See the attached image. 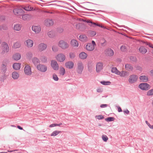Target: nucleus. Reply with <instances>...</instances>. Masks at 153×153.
Wrapping results in <instances>:
<instances>
[{"label":"nucleus","instance_id":"obj_1","mask_svg":"<svg viewBox=\"0 0 153 153\" xmlns=\"http://www.w3.org/2000/svg\"><path fill=\"white\" fill-rule=\"evenodd\" d=\"M1 54H4L8 53L10 50V48L8 44L5 42H3L1 45Z\"/></svg>","mask_w":153,"mask_h":153},{"label":"nucleus","instance_id":"obj_2","mask_svg":"<svg viewBox=\"0 0 153 153\" xmlns=\"http://www.w3.org/2000/svg\"><path fill=\"white\" fill-rule=\"evenodd\" d=\"M58 45L62 50L67 49L69 47V44L67 42L64 40H59L58 42Z\"/></svg>","mask_w":153,"mask_h":153},{"label":"nucleus","instance_id":"obj_3","mask_svg":"<svg viewBox=\"0 0 153 153\" xmlns=\"http://www.w3.org/2000/svg\"><path fill=\"white\" fill-rule=\"evenodd\" d=\"M56 59L58 62H63L66 59V56L65 54L62 53H59L57 54L55 56Z\"/></svg>","mask_w":153,"mask_h":153},{"label":"nucleus","instance_id":"obj_4","mask_svg":"<svg viewBox=\"0 0 153 153\" xmlns=\"http://www.w3.org/2000/svg\"><path fill=\"white\" fill-rule=\"evenodd\" d=\"M37 70L41 72H45L48 70L47 66L44 64H39L36 67Z\"/></svg>","mask_w":153,"mask_h":153},{"label":"nucleus","instance_id":"obj_5","mask_svg":"<svg viewBox=\"0 0 153 153\" xmlns=\"http://www.w3.org/2000/svg\"><path fill=\"white\" fill-rule=\"evenodd\" d=\"M84 68L83 64L82 62H78L77 63L76 68L77 73L79 74H82Z\"/></svg>","mask_w":153,"mask_h":153},{"label":"nucleus","instance_id":"obj_6","mask_svg":"<svg viewBox=\"0 0 153 153\" xmlns=\"http://www.w3.org/2000/svg\"><path fill=\"white\" fill-rule=\"evenodd\" d=\"M96 45L94 41H92V43H88L85 46L86 50L89 51H92L94 50Z\"/></svg>","mask_w":153,"mask_h":153},{"label":"nucleus","instance_id":"obj_7","mask_svg":"<svg viewBox=\"0 0 153 153\" xmlns=\"http://www.w3.org/2000/svg\"><path fill=\"white\" fill-rule=\"evenodd\" d=\"M51 66L54 71H58L59 68V64L57 62L54 60H52L51 61Z\"/></svg>","mask_w":153,"mask_h":153},{"label":"nucleus","instance_id":"obj_8","mask_svg":"<svg viewBox=\"0 0 153 153\" xmlns=\"http://www.w3.org/2000/svg\"><path fill=\"white\" fill-rule=\"evenodd\" d=\"M47 46L46 44L41 43L38 45L37 49L39 51L42 52L45 50L47 49Z\"/></svg>","mask_w":153,"mask_h":153},{"label":"nucleus","instance_id":"obj_9","mask_svg":"<svg viewBox=\"0 0 153 153\" xmlns=\"http://www.w3.org/2000/svg\"><path fill=\"white\" fill-rule=\"evenodd\" d=\"M24 71L25 73L27 75H31L32 74V71L31 67L30 66L27 64L25 65L24 69Z\"/></svg>","mask_w":153,"mask_h":153},{"label":"nucleus","instance_id":"obj_10","mask_svg":"<svg viewBox=\"0 0 153 153\" xmlns=\"http://www.w3.org/2000/svg\"><path fill=\"white\" fill-rule=\"evenodd\" d=\"M138 79V76L134 74L130 76L128 79V82L130 83H134L136 82Z\"/></svg>","mask_w":153,"mask_h":153},{"label":"nucleus","instance_id":"obj_11","mask_svg":"<svg viewBox=\"0 0 153 153\" xmlns=\"http://www.w3.org/2000/svg\"><path fill=\"white\" fill-rule=\"evenodd\" d=\"M32 30L36 34H38L41 31V27L39 25H33L32 27Z\"/></svg>","mask_w":153,"mask_h":153},{"label":"nucleus","instance_id":"obj_12","mask_svg":"<svg viewBox=\"0 0 153 153\" xmlns=\"http://www.w3.org/2000/svg\"><path fill=\"white\" fill-rule=\"evenodd\" d=\"M139 87L143 90H147L150 88L149 85L146 83H141L139 85Z\"/></svg>","mask_w":153,"mask_h":153},{"label":"nucleus","instance_id":"obj_13","mask_svg":"<svg viewBox=\"0 0 153 153\" xmlns=\"http://www.w3.org/2000/svg\"><path fill=\"white\" fill-rule=\"evenodd\" d=\"M14 13L16 15H20L24 12L22 8L20 7H17L13 10Z\"/></svg>","mask_w":153,"mask_h":153},{"label":"nucleus","instance_id":"obj_14","mask_svg":"<svg viewBox=\"0 0 153 153\" xmlns=\"http://www.w3.org/2000/svg\"><path fill=\"white\" fill-rule=\"evenodd\" d=\"M53 24V21L51 19H47L44 21V25L48 27L52 26Z\"/></svg>","mask_w":153,"mask_h":153},{"label":"nucleus","instance_id":"obj_15","mask_svg":"<svg viewBox=\"0 0 153 153\" xmlns=\"http://www.w3.org/2000/svg\"><path fill=\"white\" fill-rule=\"evenodd\" d=\"M25 43L27 47L30 48L33 46V40L28 39L25 41Z\"/></svg>","mask_w":153,"mask_h":153},{"label":"nucleus","instance_id":"obj_16","mask_svg":"<svg viewBox=\"0 0 153 153\" xmlns=\"http://www.w3.org/2000/svg\"><path fill=\"white\" fill-rule=\"evenodd\" d=\"M103 64L101 62L97 63L96 65V71L97 73L100 72L103 68Z\"/></svg>","mask_w":153,"mask_h":153},{"label":"nucleus","instance_id":"obj_17","mask_svg":"<svg viewBox=\"0 0 153 153\" xmlns=\"http://www.w3.org/2000/svg\"><path fill=\"white\" fill-rule=\"evenodd\" d=\"M22 28V25L17 23L13 25V29L14 30L16 31H19L21 30Z\"/></svg>","mask_w":153,"mask_h":153},{"label":"nucleus","instance_id":"obj_18","mask_svg":"<svg viewBox=\"0 0 153 153\" xmlns=\"http://www.w3.org/2000/svg\"><path fill=\"white\" fill-rule=\"evenodd\" d=\"M74 63L72 61H69L66 62L65 63V67L68 68L72 69L74 68Z\"/></svg>","mask_w":153,"mask_h":153},{"label":"nucleus","instance_id":"obj_19","mask_svg":"<svg viewBox=\"0 0 153 153\" xmlns=\"http://www.w3.org/2000/svg\"><path fill=\"white\" fill-rule=\"evenodd\" d=\"M129 75V72L126 71H122L120 72V74H119L120 76L123 77H127Z\"/></svg>","mask_w":153,"mask_h":153},{"label":"nucleus","instance_id":"obj_20","mask_svg":"<svg viewBox=\"0 0 153 153\" xmlns=\"http://www.w3.org/2000/svg\"><path fill=\"white\" fill-rule=\"evenodd\" d=\"M70 44L72 46L75 47H77L79 45L78 42L76 40L74 39L71 40Z\"/></svg>","mask_w":153,"mask_h":153},{"label":"nucleus","instance_id":"obj_21","mask_svg":"<svg viewBox=\"0 0 153 153\" xmlns=\"http://www.w3.org/2000/svg\"><path fill=\"white\" fill-rule=\"evenodd\" d=\"M21 57L20 54L19 53H16L14 54L13 56V60L17 61L19 60Z\"/></svg>","mask_w":153,"mask_h":153},{"label":"nucleus","instance_id":"obj_22","mask_svg":"<svg viewBox=\"0 0 153 153\" xmlns=\"http://www.w3.org/2000/svg\"><path fill=\"white\" fill-rule=\"evenodd\" d=\"M21 64L19 63H15L13 65V67L15 70H18L21 68Z\"/></svg>","mask_w":153,"mask_h":153},{"label":"nucleus","instance_id":"obj_23","mask_svg":"<svg viewBox=\"0 0 153 153\" xmlns=\"http://www.w3.org/2000/svg\"><path fill=\"white\" fill-rule=\"evenodd\" d=\"M105 53L109 56H112L114 55L113 51L110 48L107 49L105 51Z\"/></svg>","mask_w":153,"mask_h":153},{"label":"nucleus","instance_id":"obj_24","mask_svg":"<svg viewBox=\"0 0 153 153\" xmlns=\"http://www.w3.org/2000/svg\"><path fill=\"white\" fill-rule=\"evenodd\" d=\"M32 61L34 65H38V64H40V61L38 58L34 57L32 58Z\"/></svg>","mask_w":153,"mask_h":153},{"label":"nucleus","instance_id":"obj_25","mask_svg":"<svg viewBox=\"0 0 153 153\" xmlns=\"http://www.w3.org/2000/svg\"><path fill=\"white\" fill-rule=\"evenodd\" d=\"M79 40L82 42H85L88 40V37L85 35H81L79 37Z\"/></svg>","mask_w":153,"mask_h":153},{"label":"nucleus","instance_id":"obj_26","mask_svg":"<svg viewBox=\"0 0 153 153\" xmlns=\"http://www.w3.org/2000/svg\"><path fill=\"white\" fill-rule=\"evenodd\" d=\"M138 50L139 52L142 54H145L147 51V49L143 46H140Z\"/></svg>","mask_w":153,"mask_h":153},{"label":"nucleus","instance_id":"obj_27","mask_svg":"<svg viewBox=\"0 0 153 153\" xmlns=\"http://www.w3.org/2000/svg\"><path fill=\"white\" fill-rule=\"evenodd\" d=\"M39 60L42 63H46L47 62V58L45 55L41 56L40 57Z\"/></svg>","mask_w":153,"mask_h":153},{"label":"nucleus","instance_id":"obj_28","mask_svg":"<svg viewBox=\"0 0 153 153\" xmlns=\"http://www.w3.org/2000/svg\"><path fill=\"white\" fill-rule=\"evenodd\" d=\"M139 79L142 82H146L148 81V76L146 75H143L140 76Z\"/></svg>","mask_w":153,"mask_h":153},{"label":"nucleus","instance_id":"obj_29","mask_svg":"<svg viewBox=\"0 0 153 153\" xmlns=\"http://www.w3.org/2000/svg\"><path fill=\"white\" fill-rule=\"evenodd\" d=\"M31 16L30 15L25 14L22 16V19L24 20H28L31 19Z\"/></svg>","mask_w":153,"mask_h":153},{"label":"nucleus","instance_id":"obj_30","mask_svg":"<svg viewBox=\"0 0 153 153\" xmlns=\"http://www.w3.org/2000/svg\"><path fill=\"white\" fill-rule=\"evenodd\" d=\"M125 68L126 69L129 71H132L133 69V66L130 64H126L125 65Z\"/></svg>","mask_w":153,"mask_h":153},{"label":"nucleus","instance_id":"obj_31","mask_svg":"<svg viewBox=\"0 0 153 153\" xmlns=\"http://www.w3.org/2000/svg\"><path fill=\"white\" fill-rule=\"evenodd\" d=\"M25 10L27 11H30L33 10V8L30 5L28 4L26 5L25 6H23L22 7Z\"/></svg>","mask_w":153,"mask_h":153},{"label":"nucleus","instance_id":"obj_32","mask_svg":"<svg viewBox=\"0 0 153 153\" xmlns=\"http://www.w3.org/2000/svg\"><path fill=\"white\" fill-rule=\"evenodd\" d=\"M87 56L88 55L87 54L84 52L81 53L79 55V57L82 59H86Z\"/></svg>","mask_w":153,"mask_h":153},{"label":"nucleus","instance_id":"obj_33","mask_svg":"<svg viewBox=\"0 0 153 153\" xmlns=\"http://www.w3.org/2000/svg\"><path fill=\"white\" fill-rule=\"evenodd\" d=\"M12 77L14 79H16L19 77V74L16 71H14L12 74Z\"/></svg>","mask_w":153,"mask_h":153},{"label":"nucleus","instance_id":"obj_34","mask_svg":"<svg viewBox=\"0 0 153 153\" xmlns=\"http://www.w3.org/2000/svg\"><path fill=\"white\" fill-rule=\"evenodd\" d=\"M47 34L48 37L51 38H53L55 36L54 31L53 30H51L48 31Z\"/></svg>","mask_w":153,"mask_h":153},{"label":"nucleus","instance_id":"obj_35","mask_svg":"<svg viewBox=\"0 0 153 153\" xmlns=\"http://www.w3.org/2000/svg\"><path fill=\"white\" fill-rule=\"evenodd\" d=\"M59 73L60 75L62 76L64 75L65 73V68L62 67H60L59 68Z\"/></svg>","mask_w":153,"mask_h":153},{"label":"nucleus","instance_id":"obj_36","mask_svg":"<svg viewBox=\"0 0 153 153\" xmlns=\"http://www.w3.org/2000/svg\"><path fill=\"white\" fill-rule=\"evenodd\" d=\"M111 71L112 72L114 73L117 75H119V74H120V72L115 67L112 68L111 69Z\"/></svg>","mask_w":153,"mask_h":153},{"label":"nucleus","instance_id":"obj_37","mask_svg":"<svg viewBox=\"0 0 153 153\" xmlns=\"http://www.w3.org/2000/svg\"><path fill=\"white\" fill-rule=\"evenodd\" d=\"M61 131L58 130H55L53 131L51 134V136L55 137L60 133Z\"/></svg>","mask_w":153,"mask_h":153},{"label":"nucleus","instance_id":"obj_38","mask_svg":"<svg viewBox=\"0 0 153 153\" xmlns=\"http://www.w3.org/2000/svg\"><path fill=\"white\" fill-rule=\"evenodd\" d=\"M21 46V43L18 42H15L13 45V48H20Z\"/></svg>","mask_w":153,"mask_h":153},{"label":"nucleus","instance_id":"obj_39","mask_svg":"<svg viewBox=\"0 0 153 153\" xmlns=\"http://www.w3.org/2000/svg\"><path fill=\"white\" fill-rule=\"evenodd\" d=\"M90 23L91 24V25H90L91 26L93 27H95L96 26L100 27H101L103 28L104 26L100 25L98 24H97L96 23L93 22H90Z\"/></svg>","mask_w":153,"mask_h":153},{"label":"nucleus","instance_id":"obj_40","mask_svg":"<svg viewBox=\"0 0 153 153\" xmlns=\"http://www.w3.org/2000/svg\"><path fill=\"white\" fill-rule=\"evenodd\" d=\"M52 49L53 51L55 52L58 51L59 49L58 46L56 45H53L52 47Z\"/></svg>","mask_w":153,"mask_h":153},{"label":"nucleus","instance_id":"obj_41","mask_svg":"<svg viewBox=\"0 0 153 153\" xmlns=\"http://www.w3.org/2000/svg\"><path fill=\"white\" fill-rule=\"evenodd\" d=\"M2 71L5 73L7 70V65L6 64H3L1 67Z\"/></svg>","mask_w":153,"mask_h":153},{"label":"nucleus","instance_id":"obj_42","mask_svg":"<svg viewBox=\"0 0 153 153\" xmlns=\"http://www.w3.org/2000/svg\"><path fill=\"white\" fill-rule=\"evenodd\" d=\"M100 83L104 85H108L111 84V82L109 81H102L100 82Z\"/></svg>","mask_w":153,"mask_h":153},{"label":"nucleus","instance_id":"obj_43","mask_svg":"<svg viewBox=\"0 0 153 153\" xmlns=\"http://www.w3.org/2000/svg\"><path fill=\"white\" fill-rule=\"evenodd\" d=\"M147 95L148 96H153V89L148 91L147 92Z\"/></svg>","mask_w":153,"mask_h":153},{"label":"nucleus","instance_id":"obj_44","mask_svg":"<svg viewBox=\"0 0 153 153\" xmlns=\"http://www.w3.org/2000/svg\"><path fill=\"white\" fill-rule=\"evenodd\" d=\"M120 50L123 52L126 51L127 50V47L125 45H122L120 47Z\"/></svg>","mask_w":153,"mask_h":153},{"label":"nucleus","instance_id":"obj_45","mask_svg":"<svg viewBox=\"0 0 153 153\" xmlns=\"http://www.w3.org/2000/svg\"><path fill=\"white\" fill-rule=\"evenodd\" d=\"M52 77L53 79L55 81H57L59 79L57 76L55 74H53Z\"/></svg>","mask_w":153,"mask_h":153},{"label":"nucleus","instance_id":"obj_46","mask_svg":"<svg viewBox=\"0 0 153 153\" xmlns=\"http://www.w3.org/2000/svg\"><path fill=\"white\" fill-rule=\"evenodd\" d=\"M70 57L71 59H74L75 57V55L74 53L73 52H70L69 54Z\"/></svg>","mask_w":153,"mask_h":153},{"label":"nucleus","instance_id":"obj_47","mask_svg":"<svg viewBox=\"0 0 153 153\" xmlns=\"http://www.w3.org/2000/svg\"><path fill=\"white\" fill-rule=\"evenodd\" d=\"M102 139L105 142H106L108 139V138L106 135H103L102 136Z\"/></svg>","mask_w":153,"mask_h":153},{"label":"nucleus","instance_id":"obj_48","mask_svg":"<svg viewBox=\"0 0 153 153\" xmlns=\"http://www.w3.org/2000/svg\"><path fill=\"white\" fill-rule=\"evenodd\" d=\"M114 118L113 117H109L106 118L105 120L107 121H111L114 120Z\"/></svg>","mask_w":153,"mask_h":153},{"label":"nucleus","instance_id":"obj_49","mask_svg":"<svg viewBox=\"0 0 153 153\" xmlns=\"http://www.w3.org/2000/svg\"><path fill=\"white\" fill-rule=\"evenodd\" d=\"M96 117L97 119L99 120L102 119L104 118V117L102 115L97 116H96Z\"/></svg>","mask_w":153,"mask_h":153},{"label":"nucleus","instance_id":"obj_50","mask_svg":"<svg viewBox=\"0 0 153 153\" xmlns=\"http://www.w3.org/2000/svg\"><path fill=\"white\" fill-rule=\"evenodd\" d=\"M107 106L108 105L107 104H103L101 105L100 107L101 108H104L107 107Z\"/></svg>","mask_w":153,"mask_h":153},{"label":"nucleus","instance_id":"obj_51","mask_svg":"<svg viewBox=\"0 0 153 153\" xmlns=\"http://www.w3.org/2000/svg\"><path fill=\"white\" fill-rule=\"evenodd\" d=\"M96 34V33L95 31H92L91 33V36H93L95 35Z\"/></svg>","mask_w":153,"mask_h":153},{"label":"nucleus","instance_id":"obj_52","mask_svg":"<svg viewBox=\"0 0 153 153\" xmlns=\"http://www.w3.org/2000/svg\"><path fill=\"white\" fill-rule=\"evenodd\" d=\"M146 44H147V45H148L149 46V47H151V48H153V45H152V44H151L150 43H147Z\"/></svg>","mask_w":153,"mask_h":153},{"label":"nucleus","instance_id":"obj_53","mask_svg":"<svg viewBox=\"0 0 153 153\" xmlns=\"http://www.w3.org/2000/svg\"><path fill=\"white\" fill-rule=\"evenodd\" d=\"M56 126V123L52 124L50 125L49 126V127H55V126Z\"/></svg>","mask_w":153,"mask_h":153},{"label":"nucleus","instance_id":"obj_54","mask_svg":"<svg viewBox=\"0 0 153 153\" xmlns=\"http://www.w3.org/2000/svg\"><path fill=\"white\" fill-rule=\"evenodd\" d=\"M97 91L98 92H101L102 91V90L101 88H98L97 89Z\"/></svg>","mask_w":153,"mask_h":153},{"label":"nucleus","instance_id":"obj_55","mask_svg":"<svg viewBox=\"0 0 153 153\" xmlns=\"http://www.w3.org/2000/svg\"><path fill=\"white\" fill-rule=\"evenodd\" d=\"M150 75L152 76H153V70H151L150 72Z\"/></svg>","mask_w":153,"mask_h":153},{"label":"nucleus","instance_id":"obj_56","mask_svg":"<svg viewBox=\"0 0 153 153\" xmlns=\"http://www.w3.org/2000/svg\"><path fill=\"white\" fill-rule=\"evenodd\" d=\"M123 112L127 114H128L129 113V111L127 109L124 110Z\"/></svg>","mask_w":153,"mask_h":153},{"label":"nucleus","instance_id":"obj_57","mask_svg":"<svg viewBox=\"0 0 153 153\" xmlns=\"http://www.w3.org/2000/svg\"><path fill=\"white\" fill-rule=\"evenodd\" d=\"M118 111L119 112H121L122 111V110L121 109V108L120 107H118Z\"/></svg>","mask_w":153,"mask_h":153},{"label":"nucleus","instance_id":"obj_58","mask_svg":"<svg viewBox=\"0 0 153 153\" xmlns=\"http://www.w3.org/2000/svg\"><path fill=\"white\" fill-rule=\"evenodd\" d=\"M27 56H32V53H28L27 54Z\"/></svg>","mask_w":153,"mask_h":153},{"label":"nucleus","instance_id":"obj_59","mask_svg":"<svg viewBox=\"0 0 153 153\" xmlns=\"http://www.w3.org/2000/svg\"><path fill=\"white\" fill-rule=\"evenodd\" d=\"M17 127L19 129H20V130H22L23 129V128L21 127V126H17Z\"/></svg>","mask_w":153,"mask_h":153},{"label":"nucleus","instance_id":"obj_60","mask_svg":"<svg viewBox=\"0 0 153 153\" xmlns=\"http://www.w3.org/2000/svg\"><path fill=\"white\" fill-rule=\"evenodd\" d=\"M94 4H91V3H90V4H89V6H91V7H94Z\"/></svg>","mask_w":153,"mask_h":153},{"label":"nucleus","instance_id":"obj_61","mask_svg":"<svg viewBox=\"0 0 153 153\" xmlns=\"http://www.w3.org/2000/svg\"><path fill=\"white\" fill-rule=\"evenodd\" d=\"M62 125V123H60L59 124H56V126H60Z\"/></svg>","mask_w":153,"mask_h":153},{"label":"nucleus","instance_id":"obj_62","mask_svg":"<svg viewBox=\"0 0 153 153\" xmlns=\"http://www.w3.org/2000/svg\"><path fill=\"white\" fill-rule=\"evenodd\" d=\"M146 124L149 126H150V124H149V123L147 122V121H146Z\"/></svg>","mask_w":153,"mask_h":153},{"label":"nucleus","instance_id":"obj_63","mask_svg":"<svg viewBox=\"0 0 153 153\" xmlns=\"http://www.w3.org/2000/svg\"><path fill=\"white\" fill-rule=\"evenodd\" d=\"M150 128H152V129H153V125L152 126H151V125H150V126H149Z\"/></svg>","mask_w":153,"mask_h":153},{"label":"nucleus","instance_id":"obj_64","mask_svg":"<svg viewBox=\"0 0 153 153\" xmlns=\"http://www.w3.org/2000/svg\"><path fill=\"white\" fill-rule=\"evenodd\" d=\"M80 26V24H77L76 25V27H77L78 26Z\"/></svg>","mask_w":153,"mask_h":153}]
</instances>
